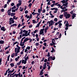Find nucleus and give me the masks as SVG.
I'll list each match as a JSON object with an SVG mask.
<instances>
[{"label":"nucleus","mask_w":77,"mask_h":77,"mask_svg":"<svg viewBox=\"0 0 77 77\" xmlns=\"http://www.w3.org/2000/svg\"><path fill=\"white\" fill-rule=\"evenodd\" d=\"M15 18H16V16H14L13 17V19L11 17L9 19V24L11 25V24H13L15 23V21L14 20H15Z\"/></svg>","instance_id":"1"},{"label":"nucleus","mask_w":77,"mask_h":77,"mask_svg":"<svg viewBox=\"0 0 77 77\" xmlns=\"http://www.w3.org/2000/svg\"><path fill=\"white\" fill-rule=\"evenodd\" d=\"M11 8L9 10H8L7 13H8V16L11 15V17H14V15H15V13H11Z\"/></svg>","instance_id":"2"},{"label":"nucleus","mask_w":77,"mask_h":77,"mask_svg":"<svg viewBox=\"0 0 77 77\" xmlns=\"http://www.w3.org/2000/svg\"><path fill=\"white\" fill-rule=\"evenodd\" d=\"M17 47L18 48H15V52H16V51H18V50H19L20 51V47L18 46V45H16Z\"/></svg>","instance_id":"3"},{"label":"nucleus","mask_w":77,"mask_h":77,"mask_svg":"<svg viewBox=\"0 0 77 77\" xmlns=\"http://www.w3.org/2000/svg\"><path fill=\"white\" fill-rule=\"evenodd\" d=\"M1 30L3 31V32H5L6 30V29L5 26H3L1 27Z\"/></svg>","instance_id":"4"},{"label":"nucleus","mask_w":77,"mask_h":77,"mask_svg":"<svg viewBox=\"0 0 77 77\" xmlns=\"http://www.w3.org/2000/svg\"><path fill=\"white\" fill-rule=\"evenodd\" d=\"M44 28L41 29L40 31V35H42L44 33Z\"/></svg>","instance_id":"5"},{"label":"nucleus","mask_w":77,"mask_h":77,"mask_svg":"<svg viewBox=\"0 0 77 77\" xmlns=\"http://www.w3.org/2000/svg\"><path fill=\"white\" fill-rule=\"evenodd\" d=\"M54 23V21L52 20H51V23L49 24V26L50 27L51 26H52L53 25V23Z\"/></svg>","instance_id":"6"},{"label":"nucleus","mask_w":77,"mask_h":77,"mask_svg":"<svg viewBox=\"0 0 77 77\" xmlns=\"http://www.w3.org/2000/svg\"><path fill=\"white\" fill-rule=\"evenodd\" d=\"M20 51H19V50H17V51H16V52H15V53H15V56H18V55H17V54L18 53H20Z\"/></svg>","instance_id":"7"},{"label":"nucleus","mask_w":77,"mask_h":77,"mask_svg":"<svg viewBox=\"0 0 77 77\" xmlns=\"http://www.w3.org/2000/svg\"><path fill=\"white\" fill-rule=\"evenodd\" d=\"M46 65H47L46 63H44V65H43V69H45V68H46L47 67V66H46Z\"/></svg>","instance_id":"8"},{"label":"nucleus","mask_w":77,"mask_h":77,"mask_svg":"<svg viewBox=\"0 0 77 77\" xmlns=\"http://www.w3.org/2000/svg\"><path fill=\"white\" fill-rule=\"evenodd\" d=\"M73 15L72 16V19H74V18L76 17V14H75V13H73Z\"/></svg>","instance_id":"9"},{"label":"nucleus","mask_w":77,"mask_h":77,"mask_svg":"<svg viewBox=\"0 0 77 77\" xmlns=\"http://www.w3.org/2000/svg\"><path fill=\"white\" fill-rule=\"evenodd\" d=\"M70 16V14H68L67 15L66 17V19H67V18H69Z\"/></svg>","instance_id":"10"},{"label":"nucleus","mask_w":77,"mask_h":77,"mask_svg":"<svg viewBox=\"0 0 77 77\" xmlns=\"http://www.w3.org/2000/svg\"><path fill=\"white\" fill-rule=\"evenodd\" d=\"M52 50L51 51V53H53V52H55V51H56L55 50H54V48L53 47H52Z\"/></svg>","instance_id":"11"},{"label":"nucleus","mask_w":77,"mask_h":77,"mask_svg":"<svg viewBox=\"0 0 77 77\" xmlns=\"http://www.w3.org/2000/svg\"><path fill=\"white\" fill-rule=\"evenodd\" d=\"M67 13V12H64V13H63V15H64V17H66L67 15L68 14Z\"/></svg>","instance_id":"12"},{"label":"nucleus","mask_w":77,"mask_h":77,"mask_svg":"<svg viewBox=\"0 0 77 77\" xmlns=\"http://www.w3.org/2000/svg\"><path fill=\"white\" fill-rule=\"evenodd\" d=\"M68 3H66L65 4H63V6H68Z\"/></svg>","instance_id":"13"},{"label":"nucleus","mask_w":77,"mask_h":77,"mask_svg":"<svg viewBox=\"0 0 77 77\" xmlns=\"http://www.w3.org/2000/svg\"><path fill=\"white\" fill-rule=\"evenodd\" d=\"M4 44V41L0 40V44Z\"/></svg>","instance_id":"14"},{"label":"nucleus","mask_w":77,"mask_h":77,"mask_svg":"<svg viewBox=\"0 0 77 77\" xmlns=\"http://www.w3.org/2000/svg\"><path fill=\"white\" fill-rule=\"evenodd\" d=\"M63 15L61 14L59 16V17L60 18V19H62V18H63Z\"/></svg>","instance_id":"15"},{"label":"nucleus","mask_w":77,"mask_h":77,"mask_svg":"<svg viewBox=\"0 0 77 77\" xmlns=\"http://www.w3.org/2000/svg\"><path fill=\"white\" fill-rule=\"evenodd\" d=\"M24 40L25 41V42H26V41H29V38H25L24 39Z\"/></svg>","instance_id":"16"},{"label":"nucleus","mask_w":77,"mask_h":77,"mask_svg":"<svg viewBox=\"0 0 77 77\" xmlns=\"http://www.w3.org/2000/svg\"><path fill=\"white\" fill-rule=\"evenodd\" d=\"M10 65L11 66V67H13L14 66V63H11L10 64Z\"/></svg>","instance_id":"17"},{"label":"nucleus","mask_w":77,"mask_h":77,"mask_svg":"<svg viewBox=\"0 0 77 77\" xmlns=\"http://www.w3.org/2000/svg\"><path fill=\"white\" fill-rule=\"evenodd\" d=\"M37 13H35V12L33 11L32 13V14L33 15H36V14H37Z\"/></svg>","instance_id":"18"},{"label":"nucleus","mask_w":77,"mask_h":77,"mask_svg":"<svg viewBox=\"0 0 77 77\" xmlns=\"http://www.w3.org/2000/svg\"><path fill=\"white\" fill-rule=\"evenodd\" d=\"M14 56H15V53H13L11 55V57H12V58H13V57H14Z\"/></svg>","instance_id":"19"},{"label":"nucleus","mask_w":77,"mask_h":77,"mask_svg":"<svg viewBox=\"0 0 77 77\" xmlns=\"http://www.w3.org/2000/svg\"><path fill=\"white\" fill-rule=\"evenodd\" d=\"M21 4H20V3H19L18 4H17V5H16L17 7H19V6H21Z\"/></svg>","instance_id":"20"},{"label":"nucleus","mask_w":77,"mask_h":77,"mask_svg":"<svg viewBox=\"0 0 77 77\" xmlns=\"http://www.w3.org/2000/svg\"><path fill=\"white\" fill-rule=\"evenodd\" d=\"M40 23H38L37 24L36 26L35 27V28H36V27H39V25H40Z\"/></svg>","instance_id":"21"},{"label":"nucleus","mask_w":77,"mask_h":77,"mask_svg":"<svg viewBox=\"0 0 77 77\" xmlns=\"http://www.w3.org/2000/svg\"><path fill=\"white\" fill-rule=\"evenodd\" d=\"M25 17H26L27 18H30V16H27V14H26Z\"/></svg>","instance_id":"22"},{"label":"nucleus","mask_w":77,"mask_h":77,"mask_svg":"<svg viewBox=\"0 0 77 77\" xmlns=\"http://www.w3.org/2000/svg\"><path fill=\"white\" fill-rule=\"evenodd\" d=\"M10 55H9L7 57V60L8 61H9V58L10 57Z\"/></svg>","instance_id":"23"},{"label":"nucleus","mask_w":77,"mask_h":77,"mask_svg":"<svg viewBox=\"0 0 77 77\" xmlns=\"http://www.w3.org/2000/svg\"><path fill=\"white\" fill-rule=\"evenodd\" d=\"M61 3H62L63 4L65 3V0H63L61 2Z\"/></svg>","instance_id":"24"},{"label":"nucleus","mask_w":77,"mask_h":77,"mask_svg":"<svg viewBox=\"0 0 77 77\" xmlns=\"http://www.w3.org/2000/svg\"><path fill=\"white\" fill-rule=\"evenodd\" d=\"M50 23H51V20L50 21H48L46 23V25H48V24H50Z\"/></svg>","instance_id":"25"},{"label":"nucleus","mask_w":77,"mask_h":77,"mask_svg":"<svg viewBox=\"0 0 77 77\" xmlns=\"http://www.w3.org/2000/svg\"><path fill=\"white\" fill-rule=\"evenodd\" d=\"M32 6V3H30L29 4V5H28L29 7H30Z\"/></svg>","instance_id":"26"},{"label":"nucleus","mask_w":77,"mask_h":77,"mask_svg":"<svg viewBox=\"0 0 77 77\" xmlns=\"http://www.w3.org/2000/svg\"><path fill=\"white\" fill-rule=\"evenodd\" d=\"M15 8H16V6L14 5L13 7L11 9H15Z\"/></svg>","instance_id":"27"},{"label":"nucleus","mask_w":77,"mask_h":77,"mask_svg":"<svg viewBox=\"0 0 77 77\" xmlns=\"http://www.w3.org/2000/svg\"><path fill=\"white\" fill-rule=\"evenodd\" d=\"M26 49H27V50H30V47L29 46H28L26 48Z\"/></svg>","instance_id":"28"},{"label":"nucleus","mask_w":77,"mask_h":77,"mask_svg":"<svg viewBox=\"0 0 77 77\" xmlns=\"http://www.w3.org/2000/svg\"><path fill=\"white\" fill-rule=\"evenodd\" d=\"M54 21H55L56 22H57V19L56 18H55L54 19Z\"/></svg>","instance_id":"29"},{"label":"nucleus","mask_w":77,"mask_h":77,"mask_svg":"<svg viewBox=\"0 0 77 77\" xmlns=\"http://www.w3.org/2000/svg\"><path fill=\"white\" fill-rule=\"evenodd\" d=\"M18 2L19 3L21 4V3H22V1H21V0H19L18 1Z\"/></svg>","instance_id":"30"},{"label":"nucleus","mask_w":77,"mask_h":77,"mask_svg":"<svg viewBox=\"0 0 77 77\" xmlns=\"http://www.w3.org/2000/svg\"><path fill=\"white\" fill-rule=\"evenodd\" d=\"M14 5H15V4L14 3H12L11 4V6H14Z\"/></svg>","instance_id":"31"},{"label":"nucleus","mask_w":77,"mask_h":77,"mask_svg":"<svg viewBox=\"0 0 77 77\" xmlns=\"http://www.w3.org/2000/svg\"><path fill=\"white\" fill-rule=\"evenodd\" d=\"M41 11H41L40 9H38V12H39V13L40 14V13H41Z\"/></svg>","instance_id":"32"},{"label":"nucleus","mask_w":77,"mask_h":77,"mask_svg":"<svg viewBox=\"0 0 77 77\" xmlns=\"http://www.w3.org/2000/svg\"><path fill=\"white\" fill-rule=\"evenodd\" d=\"M50 53L48 52V54L47 57H50Z\"/></svg>","instance_id":"33"},{"label":"nucleus","mask_w":77,"mask_h":77,"mask_svg":"<svg viewBox=\"0 0 77 77\" xmlns=\"http://www.w3.org/2000/svg\"><path fill=\"white\" fill-rule=\"evenodd\" d=\"M29 12V11H28L27 10H26L25 11V14H28V13Z\"/></svg>","instance_id":"34"},{"label":"nucleus","mask_w":77,"mask_h":77,"mask_svg":"<svg viewBox=\"0 0 77 77\" xmlns=\"http://www.w3.org/2000/svg\"><path fill=\"white\" fill-rule=\"evenodd\" d=\"M15 11V9H12V12H15V11Z\"/></svg>","instance_id":"35"},{"label":"nucleus","mask_w":77,"mask_h":77,"mask_svg":"<svg viewBox=\"0 0 77 77\" xmlns=\"http://www.w3.org/2000/svg\"><path fill=\"white\" fill-rule=\"evenodd\" d=\"M10 47V46H8V47H6L5 48V50H6L8 48H9Z\"/></svg>","instance_id":"36"},{"label":"nucleus","mask_w":77,"mask_h":77,"mask_svg":"<svg viewBox=\"0 0 77 77\" xmlns=\"http://www.w3.org/2000/svg\"><path fill=\"white\" fill-rule=\"evenodd\" d=\"M35 45V46H38L39 45V43H36Z\"/></svg>","instance_id":"37"},{"label":"nucleus","mask_w":77,"mask_h":77,"mask_svg":"<svg viewBox=\"0 0 77 77\" xmlns=\"http://www.w3.org/2000/svg\"><path fill=\"white\" fill-rule=\"evenodd\" d=\"M62 22V20H60L58 21V24H59L60 23H61V22Z\"/></svg>","instance_id":"38"},{"label":"nucleus","mask_w":77,"mask_h":77,"mask_svg":"<svg viewBox=\"0 0 77 77\" xmlns=\"http://www.w3.org/2000/svg\"><path fill=\"white\" fill-rule=\"evenodd\" d=\"M32 21L33 24H35V20H32Z\"/></svg>","instance_id":"39"},{"label":"nucleus","mask_w":77,"mask_h":77,"mask_svg":"<svg viewBox=\"0 0 77 77\" xmlns=\"http://www.w3.org/2000/svg\"><path fill=\"white\" fill-rule=\"evenodd\" d=\"M43 72H40V75H42L43 74Z\"/></svg>","instance_id":"40"},{"label":"nucleus","mask_w":77,"mask_h":77,"mask_svg":"<svg viewBox=\"0 0 77 77\" xmlns=\"http://www.w3.org/2000/svg\"><path fill=\"white\" fill-rule=\"evenodd\" d=\"M45 58L44 57H43V58H42V60H41V62H43V61H44V58Z\"/></svg>","instance_id":"41"},{"label":"nucleus","mask_w":77,"mask_h":77,"mask_svg":"<svg viewBox=\"0 0 77 77\" xmlns=\"http://www.w3.org/2000/svg\"><path fill=\"white\" fill-rule=\"evenodd\" d=\"M50 3V1H49V2H48V3H47V4H48V5H51V3Z\"/></svg>","instance_id":"42"},{"label":"nucleus","mask_w":77,"mask_h":77,"mask_svg":"<svg viewBox=\"0 0 77 77\" xmlns=\"http://www.w3.org/2000/svg\"><path fill=\"white\" fill-rule=\"evenodd\" d=\"M32 26H33V25H29V28H32Z\"/></svg>","instance_id":"43"},{"label":"nucleus","mask_w":77,"mask_h":77,"mask_svg":"<svg viewBox=\"0 0 77 77\" xmlns=\"http://www.w3.org/2000/svg\"><path fill=\"white\" fill-rule=\"evenodd\" d=\"M55 59H56L55 57H52V60H55Z\"/></svg>","instance_id":"44"},{"label":"nucleus","mask_w":77,"mask_h":77,"mask_svg":"<svg viewBox=\"0 0 77 77\" xmlns=\"http://www.w3.org/2000/svg\"><path fill=\"white\" fill-rule=\"evenodd\" d=\"M17 75L19 76V77H21V74H20V72H19V74H17Z\"/></svg>","instance_id":"45"},{"label":"nucleus","mask_w":77,"mask_h":77,"mask_svg":"<svg viewBox=\"0 0 77 77\" xmlns=\"http://www.w3.org/2000/svg\"><path fill=\"white\" fill-rule=\"evenodd\" d=\"M25 38H26V37H24L21 40V41H23V39H25Z\"/></svg>","instance_id":"46"},{"label":"nucleus","mask_w":77,"mask_h":77,"mask_svg":"<svg viewBox=\"0 0 77 77\" xmlns=\"http://www.w3.org/2000/svg\"><path fill=\"white\" fill-rule=\"evenodd\" d=\"M4 11H5V10H4V9L3 8H2L1 10V11L2 12H3Z\"/></svg>","instance_id":"47"},{"label":"nucleus","mask_w":77,"mask_h":77,"mask_svg":"<svg viewBox=\"0 0 77 77\" xmlns=\"http://www.w3.org/2000/svg\"><path fill=\"white\" fill-rule=\"evenodd\" d=\"M7 7V4H6L4 5V8H6Z\"/></svg>","instance_id":"48"},{"label":"nucleus","mask_w":77,"mask_h":77,"mask_svg":"<svg viewBox=\"0 0 77 77\" xmlns=\"http://www.w3.org/2000/svg\"><path fill=\"white\" fill-rule=\"evenodd\" d=\"M52 43L53 45H55L56 44V43H54L53 41H52Z\"/></svg>","instance_id":"49"},{"label":"nucleus","mask_w":77,"mask_h":77,"mask_svg":"<svg viewBox=\"0 0 77 77\" xmlns=\"http://www.w3.org/2000/svg\"><path fill=\"white\" fill-rule=\"evenodd\" d=\"M45 46V47H46V46L47 45V43H44L43 44Z\"/></svg>","instance_id":"50"},{"label":"nucleus","mask_w":77,"mask_h":77,"mask_svg":"<svg viewBox=\"0 0 77 77\" xmlns=\"http://www.w3.org/2000/svg\"><path fill=\"white\" fill-rule=\"evenodd\" d=\"M48 58H49L50 59H51V60H52V59L53 58V57L52 56H50V57H48Z\"/></svg>","instance_id":"51"},{"label":"nucleus","mask_w":77,"mask_h":77,"mask_svg":"<svg viewBox=\"0 0 77 77\" xmlns=\"http://www.w3.org/2000/svg\"><path fill=\"white\" fill-rule=\"evenodd\" d=\"M64 10V12L65 13V12L66 11H68V9L66 8L65 10Z\"/></svg>","instance_id":"52"},{"label":"nucleus","mask_w":77,"mask_h":77,"mask_svg":"<svg viewBox=\"0 0 77 77\" xmlns=\"http://www.w3.org/2000/svg\"><path fill=\"white\" fill-rule=\"evenodd\" d=\"M35 36L36 37V38L37 39V38H38V34H36V35H35Z\"/></svg>","instance_id":"53"},{"label":"nucleus","mask_w":77,"mask_h":77,"mask_svg":"<svg viewBox=\"0 0 77 77\" xmlns=\"http://www.w3.org/2000/svg\"><path fill=\"white\" fill-rule=\"evenodd\" d=\"M47 29H45V30H44V32H45V33H47Z\"/></svg>","instance_id":"54"},{"label":"nucleus","mask_w":77,"mask_h":77,"mask_svg":"<svg viewBox=\"0 0 77 77\" xmlns=\"http://www.w3.org/2000/svg\"><path fill=\"white\" fill-rule=\"evenodd\" d=\"M45 10L43 9V12H42V13H45Z\"/></svg>","instance_id":"55"},{"label":"nucleus","mask_w":77,"mask_h":77,"mask_svg":"<svg viewBox=\"0 0 77 77\" xmlns=\"http://www.w3.org/2000/svg\"><path fill=\"white\" fill-rule=\"evenodd\" d=\"M8 73H12V72H12V71L11 70H9V71L8 72Z\"/></svg>","instance_id":"56"},{"label":"nucleus","mask_w":77,"mask_h":77,"mask_svg":"<svg viewBox=\"0 0 77 77\" xmlns=\"http://www.w3.org/2000/svg\"><path fill=\"white\" fill-rule=\"evenodd\" d=\"M15 60L16 61H18V58H15Z\"/></svg>","instance_id":"57"},{"label":"nucleus","mask_w":77,"mask_h":77,"mask_svg":"<svg viewBox=\"0 0 77 77\" xmlns=\"http://www.w3.org/2000/svg\"><path fill=\"white\" fill-rule=\"evenodd\" d=\"M27 60H25V61H24V64H26V62H27Z\"/></svg>","instance_id":"58"},{"label":"nucleus","mask_w":77,"mask_h":77,"mask_svg":"<svg viewBox=\"0 0 77 77\" xmlns=\"http://www.w3.org/2000/svg\"><path fill=\"white\" fill-rule=\"evenodd\" d=\"M22 63H24V60H23L22 61Z\"/></svg>","instance_id":"59"},{"label":"nucleus","mask_w":77,"mask_h":77,"mask_svg":"<svg viewBox=\"0 0 77 77\" xmlns=\"http://www.w3.org/2000/svg\"><path fill=\"white\" fill-rule=\"evenodd\" d=\"M37 31H38L37 30H35V31L34 32V33H36L37 32Z\"/></svg>","instance_id":"60"},{"label":"nucleus","mask_w":77,"mask_h":77,"mask_svg":"<svg viewBox=\"0 0 77 77\" xmlns=\"http://www.w3.org/2000/svg\"><path fill=\"white\" fill-rule=\"evenodd\" d=\"M25 68H26L25 66H23V67L22 68L23 69H25Z\"/></svg>","instance_id":"61"},{"label":"nucleus","mask_w":77,"mask_h":77,"mask_svg":"<svg viewBox=\"0 0 77 77\" xmlns=\"http://www.w3.org/2000/svg\"><path fill=\"white\" fill-rule=\"evenodd\" d=\"M44 62H47V60L45 59L44 61Z\"/></svg>","instance_id":"62"},{"label":"nucleus","mask_w":77,"mask_h":77,"mask_svg":"<svg viewBox=\"0 0 77 77\" xmlns=\"http://www.w3.org/2000/svg\"><path fill=\"white\" fill-rule=\"evenodd\" d=\"M25 36V33H24L22 34V37Z\"/></svg>","instance_id":"63"},{"label":"nucleus","mask_w":77,"mask_h":77,"mask_svg":"<svg viewBox=\"0 0 77 77\" xmlns=\"http://www.w3.org/2000/svg\"><path fill=\"white\" fill-rule=\"evenodd\" d=\"M65 26H69V23H66V24L65 25Z\"/></svg>","instance_id":"64"}]
</instances>
